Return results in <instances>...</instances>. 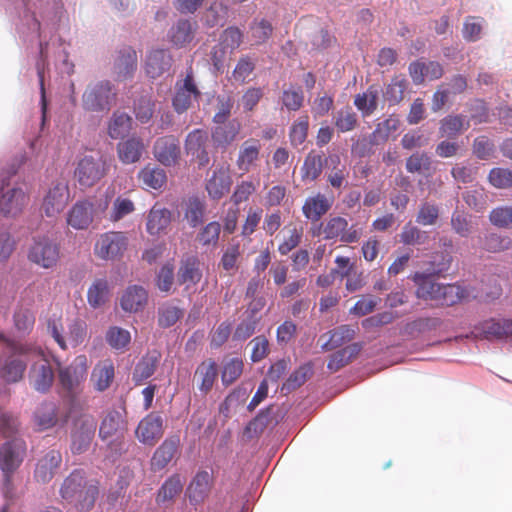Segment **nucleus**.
<instances>
[{"label": "nucleus", "mask_w": 512, "mask_h": 512, "mask_svg": "<svg viewBox=\"0 0 512 512\" xmlns=\"http://www.w3.org/2000/svg\"><path fill=\"white\" fill-rule=\"evenodd\" d=\"M25 24L29 30L27 36L31 41L39 40V56L36 62V72L39 80L40 88V104L43 119L45 118L47 109L46 91H45V74L49 67V53L51 47L54 49L55 66L61 74L71 75L74 72V64L69 60V53L63 47L62 38H57L52 43L44 41L42 33L40 32V22L36 19L35 15H26Z\"/></svg>", "instance_id": "nucleus-1"}, {"label": "nucleus", "mask_w": 512, "mask_h": 512, "mask_svg": "<svg viewBox=\"0 0 512 512\" xmlns=\"http://www.w3.org/2000/svg\"><path fill=\"white\" fill-rule=\"evenodd\" d=\"M100 487L96 479H89L83 469L70 472L61 482L59 495L63 503L79 512L91 511L99 497Z\"/></svg>", "instance_id": "nucleus-2"}, {"label": "nucleus", "mask_w": 512, "mask_h": 512, "mask_svg": "<svg viewBox=\"0 0 512 512\" xmlns=\"http://www.w3.org/2000/svg\"><path fill=\"white\" fill-rule=\"evenodd\" d=\"M118 89L108 79L90 81L81 96V107L84 112L105 115L117 102Z\"/></svg>", "instance_id": "nucleus-3"}, {"label": "nucleus", "mask_w": 512, "mask_h": 512, "mask_svg": "<svg viewBox=\"0 0 512 512\" xmlns=\"http://www.w3.org/2000/svg\"><path fill=\"white\" fill-rule=\"evenodd\" d=\"M107 207V200H79L68 211L67 224L75 230H86Z\"/></svg>", "instance_id": "nucleus-4"}, {"label": "nucleus", "mask_w": 512, "mask_h": 512, "mask_svg": "<svg viewBox=\"0 0 512 512\" xmlns=\"http://www.w3.org/2000/svg\"><path fill=\"white\" fill-rule=\"evenodd\" d=\"M60 257V246L48 236L33 237L28 248V260L43 268L51 269L56 266Z\"/></svg>", "instance_id": "nucleus-5"}, {"label": "nucleus", "mask_w": 512, "mask_h": 512, "mask_svg": "<svg viewBox=\"0 0 512 512\" xmlns=\"http://www.w3.org/2000/svg\"><path fill=\"white\" fill-rule=\"evenodd\" d=\"M127 246L128 238L124 232L108 231L96 240L94 254L101 260L114 261L123 256Z\"/></svg>", "instance_id": "nucleus-6"}, {"label": "nucleus", "mask_w": 512, "mask_h": 512, "mask_svg": "<svg viewBox=\"0 0 512 512\" xmlns=\"http://www.w3.org/2000/svg\"><path fill=\"white\" fill-rule=\"evenodd\" d=\"M96 421L90 415H82L74 421V428L71 433V451L74 454H81L86 451L94 438Z\"/></svg>", "instance_id": "nucleus-7"}, {"label": "nucleus", "mask_w": 512, "mask_h": 512, "mask_svg": "<svg viewBox=\"0 0 512 512\" xmlns=\"http://www.w3.org/2000/svg\"><path fill=\"white\" fill-rule=\"evenodd\" d=\"M164 434V419L158 412H150L138 423L135 436L147 446H154Z\"/></svg>", "instance_id": "nucleus-8"}, {"label": "nucleus", "mask_w": 512, "mask_h": 512, "mask_svg": "<svg viewBox=\"0 0 512 512\" xmlns=\"http://www.w3.org/2000/svg\"><path fill=\"white\" fill-rule=\"evenodd\" d=\"M28 202V196L21 187L10 186L2 180L0 188V213L5 216H16L22 212Z\"/></svg>", "instance_id": "nucleus-9"}, {"label": "nucleus", "mask_w": 512, "mask_h": 512, "mask_svg": "<svg viewBox=\"0 0 512 512\" xmlns=\"http://www.w3.org/2000/svg\"><path fill=\"white\" fill-rule=\"evenodd\" d=\"M87 358L80 355L67 367L59 370V382L61 387L69 394L75 393L87 376Z\"/></svg>", "instance_id": "nucleus-10"}, {"label": "nucleus", "mask_w": 512, "mask_h": 512, "mask_svg": "<svg viewBox=\"0 0 512 512\" xmlns=\"http://www.w3.org/2000/svg\"><path fill=\"white\" fill-rule=\"evenodd\" d=\"M26 443L22 439L14 438L6 441L0 447L1 472H16L26 456Z\"/></svg>", "instance_id": "nucleus-11"}, {"label": "nucleus", "mask_w": 512, "mask_h": 512, "mask_svg": "<svg viewBox=\"0 0 512 512\" xmlns=\"http://www.w3.org/2000/svg\"><path fill=\"white\" fill-rule=\"evenodd\" d=\"M36 356L38 359L33 362L29 371V382L36 391L45 393L53 384L54 372L42 352H37Z\"/></svg>", "instance_id": "nucleus-12"}, {"label": "nucleus", "mask_w": 512, "mask_h": 512, "mask_svg": "<svg viewBox=\"0 0 512 512\" xmlns=\"http://www.w3.org/2000/svg\"><path fill=\"white\" fill-rule=\"evenodd\" d=\"M445 322H406L402 328L404 339H421L426 342H439L448 340V337H441L438 332Z\"/></svg>", "instance_id": "nucleus-13"}, {"label": "nucleus", "mask_w": 512, "mask_h": 512, "mask_svg": "<svg viewBox=\"0 0 512 512\" xmlns=\"http://www.w3.org/2000/svg\"><path fill=\"white\" fill-rule=\"evenodd\" d=\"M62 465V454L52 449L41 456L36 464L33 478L37 483H49L59 472Z\"/></svg>", "instance_id": "nucleus-14"}, {"label": "nucleus", "mask_w": 512, "mask_h": 512, "mask_svg": "<svg viewBox=\"0 0 512 512\" xmlns=\"http://www.w3.org/2000/svg\"><path fill=\"white\" fill-rule=\"evenodd\" d=\"M357 330V322L354 324L341 325L320 335L318 343L323 351H332L344 345H348V343L354 339Z\"/></svg>", "instance_id": "nucleus-15"}, {"label": "nucleus", "mask_w": 512, "mask_h": 512, "mask_svg": "<svg viewBox=\"0 0 512 512\" xmlns=\"http://www.w3.org/2000/svg\"><path fill=\"white\" fill-rule=\"evenodd\" d=\"M197 29L196 21L180 18L169 28L167 40L175 48H184L193 42Z\"/></svg>", "instance_id": "nucleus-16"}, {"label": "nucleus", "mask_w": 512, "mask_h": 512, "mask_svg": "<svg viewBox=\"0 0 512 512\" xmlns=\"http://www.w3.org/2000/svg\"><path fill=\"white\" fill-rule=\"evenodd\" d=\"M153 151L155 158L162 165L174 166L180 157L179 140L173 135L160 137L155 141Z\"/></svg>", "instance_id": "nucleus-17"}, {"label": "nucleus", "mask_w": 512, "mask_h": 512, "mask_svg": "<svg viewBox=\"0 0 512 512\" xmlns=\"http://www.w3.org/2000/svg\"><path fill=\"white\" fill-rule=\"evenodd\" d=\"M213 485V476L210 472L206 470L198 471L187 488L190 503L193 505L204 503L209 497Z\"/></svg>", "instance_id": "nucleus-18"}, {"label": "nucleus", "mask_w": 512, "mask_h": 512, "mask_svg": "<svg viewBox=\"0 0 512 512\" xmlns=\"http://www.w3.org/2000/svg\"><path fill=\"white\" fill-rule=\"evenodd\" d=\"M324 238L327 240L340 239L343 243H355L360 238V232L351 226L348 228V221L343 217L331 218L323 230Z\"/></svg>", "instance_id": "nucleus-19"}, {"label": "nucleus", "mask_w": 512, "mask_h": 512, "mask_svg": "<svg viewBox=\"0 0 512 512\" xmlns=\"http://www.w3.org/2000/svg\"><path fill=\"white\" fill-rule=\"evenodd\" d=\"M66 324L67 327L64 326V322H52V325L49 326L53 338L62 349H66V341L77 345L82 342L85 335V330L80 322H66Z\"/></svg>", "instance_id": "nucleus-20"}, {"label": "nucleus", "mask_w": 512, "mask_h": 512, "mask_svg": "<svg viewBox=\"0 0 512 512\" xmlns=\"http://www.w3.org/2000/svg\"><path fill=\"white\" fill-rule=\"evenodd\" d=\"M172 63L173 56L169 49H152L145 60L146 74L151 79L158 78L170 70Z\"/></svg>", "instance_id": "nucleus-21"}, {"label": "nucleus", "mask_w": 512, "mask_h": 512, "mask_svg": "<svg viewBox=\"0 0 512 512\" xmlns=\"http://www.w3.org/2000/svg\"><path fill=\"white\" fill-rule=\"evenodd\" d=\"M125 414V410L119 411L116 409H111L106 412L99 428V436L102 440L123 435L127 430Z\"/></svg>", "instance_id": "nucleus-22"}, {"label": "nucleus", "mask_w": 512, "mask_h": 512, "mask_svg": "<svg viewBox=\"0 0 512 512\" xmlns=\"http://www.w3.org/2000/svg\"><path fill=\"white\" fill-rule=\"evenodd\" d=\"M69 200V190L65 182H56L46 194L43 208L46 216L52 217L60 213Z\"/></svg>", "instance_id": "nucleus-23"}, {"label": "nucleus", "mask_w": 512, "mask_h": 512, "mask_svg": "<svg viewBox=\"0 0 512 512\" xmlns=\"http://www.w3.org/2000/svg\"><path fill=\"white\" fill-rule=\"evenodd\" d=\"M180 444L178 436L166 438L160 446L156 448L150 461V468L153 472L163 470L176 455Z\"/></svg>", "instance_id": "nucleus-24"}, {"label": "nucleus", "mask_w": 512, "mask_h": 512, "mask_svg": "<svg viewBox=\"0 0 512 512\" xmlns=\"http://www.w3.org/2000/svg\"><path fill=\"white\" fill-rule=\"evenodd\" d=\"M103 168L98 160L92 156H86L79 161L75 176L81 186L90 187L103 176Z\"/></svg>", "instance_id": "nucleus-25"}, {"label": "nucleus", "mask_w": 512, "mask_h": 512, "mask_svg": "<svg viewBox=\"0 0 512 512\" xmlns=\"http://www.w3.org/2000/svg\"><path fill=\"white\" fill-rule=\"evenodd\" d=\"M362 349L363 344L361 342H354L336 350L329 356L327 369L332 373L341 370L353 362L359 356Z\"/></svg>", "instance_id": "nucleus-26"}, {"label": "nucleus", "mask_w": 512, "mask_h": 512, "mask_svg": "<svg viewBox=\"0 0 512 512\" xmlns=\"http://www.w3.org/2000/svg\"><path fill=\"white\" fill-rule=\"evenodd\" d=\"M137 68V54L131 47H124L118 52L113 64V72L117 80L131 78Z\"/></svg>", "instance_id": "nucleus-27"}, {"label": "nucleus", "mask_w": 512, "mask_h": 512, "mask_svg": "<svg viewBox=\"0 0 512 512\" xmlns=\"http://www.w3.org/2000/svg\"><path fill=\"white\" fill-rule=\"evenodd\" d=\"M148 301V292L139 285L128 286L120 299V306L125 312L137 313L144 310Z\"/></svg>", "instance_id": "nucleus-28"}, {"label": "nucleus", "mask_w": 512, "mask_h": 512, "mask_svg": "<svg viewBox=\"0 0 512 512\" xmlns=\"http://www.w3.org/2000/svg\"><path fill=\"white\" fill-rule=\"evenodd\" d=\"M217 376V363L213 359H207L197 366L194 373V380L196 381L198 389L203 394H208L212 390Z\"/></svg>", "instance_id": "nucleus-29"}, {"label": "nucleus", "mask_w": 512, "mask_h": 512, "mask_svg": "<svg viewBox=\"0 0 512 512\" xmlns=\"http://www.w3.org/2000/svg\"><path fill=\"white\" fill-rule=\"evenodd\" d=\"M434 276L427 275L424 273L416 272L412 276V280L417 285V289L415 291V295L418 299L423 300H434L437 302L439 298V293H441V289L443 284L436 283L433 281Z\"/></svg>", "instance_id": "nucleus-30"}, {"label": "nucleus", "mask_w": 512, "mask_h": 512, "mask_svg": "<svg viewBox=\"0 0 512 512\" xmlns=\"http://www.w3.org/2000/svg\"><path fill=\"white\" fill-rule=\"evenodd\" d=\"M231 178L224 167L216 168L207 180L206 191L213 200L221 199L230 189Z\"/></svg>", "instance_id": "nucleus-31"}, {"label": "nucleus", "mask_w": 512, "mask_h": 512, "mask_svg": "<svg viewBox=\"0 0 512 512\" xmlns=\"http://www.w3.org/2000/svg\"><path fill=\"white\" fill-rule=\"evenodd\" d=\"M470 127V120L463 114H450L440 120L439 134L447 139H455Z\"/></svg>", "instance_id": "nucleus-32"}, {"label": "nucleus", "mask_w": 512, "mask_h": 512, "mask_svg": "<svg viewBox=\"0 0 512 512\" xmlns=\"http://www.w3.org/2000/svg\"><path fill=\"white\" fill-rule=\"evenodd\" d=\"M114 376V365L111 360L106 359L95 365L91 373L90 381L95 390L103 392L110 387Z\"/></svg>", "instance_id": "nucleus-33"}, {"label": "nucleus", "mask_w": 512, "mask_h": 512, "mask_svg": "<svg viewBox=\"0 0 512 512\" xmlns=\"http://www.w3.org/2000/svg\"><path fill=\"white\" fill-rule=\"evenodd\" d=\"M437 303L443 306H452L458 301H470L471 285L443 284L441 293H439Z\"/></svg>", "instance_id": "nucleus-34"}, {"label": "nucleus", "mask_w": 512, "mask_h": 512, "mask_svg": "<svg viewBox=\"0 0 512 512\" xmlns=\"http://www.w3.org/2000/svg\"><path fill=\"white\" fill-rule=\"evenodd\" d=\"M144 150L143 141L137 137H131L120 142L117 146L118 157L124 164L138 162Z\"/></svg>", "instance_id": "nucleus-35"}, {"label": "nucleus", "mask_w": 512, "mask_h": 512, "mask_svg": "<svg viewBox=\"0 0 512 512\" xmlns=\"http://www.w3.org/2000/svg\"><path fill=\"white\" fill-rule=\"evenodd\" d=\"M206 204L198 196H190L184 203V219L191 228H197L204 222Z\"/></svg>", "instance_id": "nucleus-36"}, {"label": "nucleus", "mask_w": 512, "mask_h": 512, "mask_svg": "<svg viewBox=\"0 0 512 512\" xmlns=\"http://www.w3.org/2000/svg\"><path fill=\"white\" fill-rule=\"evenodd\" d=\"M399 126V119L394 115H390L387 119L376 125L373 132L369 135V143L372 146H379L386 143L389 137L398 130Z\"/></svg>", "instance_id": "nucleus-37"}, {"label": "nucleus", "mask_w": 512, "mask_h": 512, "mask_svg": "<svg viewBox=\"0 0 512 512\" xmlns=\"http://www.w3.org/2000/svg\"><path fill=\"white\" fill-rule=\"evenodd\" d=\"M131 128V116L125 112L115 111L108 121L107 133L112 139H123L129 134Z\"/></svg>", "instance_id": "nucleus-38"}, {"label": "nucleus", "mask_w": 512, "mask_h": 512, "mask_svg": "<svg viewBox=\"0 0 512 512\" xmlns=\"http://www.w3.org/2000/svg\"><path fill=\"white\" fill-rule=\"evenodd\" d=\"M110 298V286L105 278L95 279L87 291L88 304L96 309L104 306Z\"/></svg>", "instance_id": "nucleus-39"}, {"label": "nucleus", "mask_w": 512, "mask_h": 512, "mask_svg": "<svg viewBox=\"0 0 512 512\" xmlns=\"http://www.w3.org/2000/svg\"><path fill=\"white\" fill-rule=\"evenodd\" d=\"M481 332L475 333V337L498 340L512 337V322H482Z\"/></svg>", "instance_id": "nucleus-40"}, {"label": "nucleus", "mask_w": 512, "mask_h": 512, "mask_svg": "<svg viewBox=\"0 0 512 512\" xmlns=\"http://www.w3.org/2000/svg\"><path fill=\"white\" fill-rule=\"evenodd\" d=\"M183 490V481L179 474L168 477L159 488L156 495V503L164 504L173 501Z\"/></svg>", "instance_id": "nucleus-41"}, {"label": "nucleus", "mask_w": 512, "mask_h": 512, "mask_svg": "<svg viewBox=\"0 0 512 512\" xmlns=\"http://www.w3.org/2000/svg\"><path fill=\"white\" fill-rule=\"evenodd\" d=\"M159 358L160 355L157 352L148 353L142 357L133 372V381L136 385H141L154 374Z\"/></svg>", "instance_id": "nucleus-42"}, {"label": "nucleus", "mask_w": 512, "mask_h": 512, "mask_svg": "<svg viewBox=\"0 0 512 512\" xmlns=\"http://www.w3.org/2000/svg\"><path fill=\"white\" fill-rule=\"evenodd\" d=\"M379 90L377 87L371 85L368 89L357 94L354 98L355 107L361 112L363 117L372 115L378 106Z\"/></svg>", "instance_id": "nucleus-43"}, {"label": "nucleus", "mask_w": 512, "mask_h": 512, "mask_svg": "<svg viewBox=\"0 0 512 512\" xmlns=\"http://www.w3.org/2000/svg\"><path fill=\"white\" fill-rule=\"evenodd\" d=\"M238 133L239 124L235 120L216 124L212 130V140L217 147L225 148L234 141Z\"/></svg>", "instance_id": "nucleus-44"}, {"label": "nucleus", "mask_w": 512, "mask_h": 512, "mask_svg": "<svg viewBox=\"0 0 512 512\" xmlns=\"http://www.w3.org/2000/svg\"><path fill=\"white\" fill-rule=\"evenodd\" d=\"M27 363L20 356L7 358L1 368L0 375L8 383H15L23 378Z\"/></svg>", "instance_id": "nucleus-45"}, {"label": "nucleus", "mask_w": 512, "mask_h": 512, "mask_svg": "<svg viewBox=\"0 0 512 512\" xmlns=\"http://www.w3.org/2000/svg\"><path fill=\"white\" fill-rule=\"evenodd\" d=\"M330 207L331 204L328 199L324 195L318 194L315 197H309L305 200L302 211L307 219L318 221Z\"/></svg>", "instance_id": "nucleus-46"}, {"label": "nucleus", "mask_w": 512, "mask_h": 512, "mask_svg": "<svg viewBox=\"0 0 512 512\" xmlns=\"http://www.w3.org/2000/svg\"><path fill=\"white\" fill-rule=\"evenodd\" d=\"M171 222V213L168 209H151L147 217L146 229L152 235H159Z\"/></svg>", "instance_id": "nucleus-47"}, {"label": "nucleus", "mask_w": 512, "mask_h": 512, "mask_svg": "<svg viewBox=\"0 0 512 512\" xmlns=\"http://www.w3.org/2000/svg\"><path fill=\"white\" fill-rule=\"evenodd\" d=\"M139 179L144 186L159 190L166 184L167 175L164 169L148 165L139 172Z\"/></svg>", "instance_id": "nucleus-48"}, {"label": "nucleus", "mask_w": 512, "mask_h": 512, "mask_svg": "<svg viewBox=\"0 0 512 512\" xmlns=\"http://www.w3.org/2000/svg\"><path fill=\"white\" fill-rule=\"evenodd\" d=\"M202 273L196 258L189 257L181 262L177 273V281L182 284H196L200 281Z\"/></svg>", "instance_id": "nucleus-49"}, {"label": "nucleus", "mask_w": 512, "mask_h": 512, "mask_svg": "<svg viewBox=\"0 0 512 512\" xmlns=\"http://www.w3.org/2000/svg\"><path fill=\"white\" fill-rule=\"evenodd\" d=\"M327 159H323L321 155L309 152L305 157L301 167V177L303 181H314L322 173L323 165Z\"/></svg>", "instance_id": "nucleus-50"}, {"label": "nucleus", "mask_w": 512, "mask_h": 512, "mask_svg": "<svg viewBox=\"0 0 512 512\" xmlns=\"http://www.w3.org/2000/svg\"><path fill=\"white\" fill-rule=\"evenodd\" d=\"M501 294L502 288L496 278L490 279L487 284L482 282L480 288L471 285L472 300L490 302L498 299Z\"/></svg>", "instance_id": "nucleus-51"}, {"label": "nucleus", "mask_w": 512, "mask_h": 512, "mask_svg": "<svg viewBox=\"0 0 512 512\" xmlns=\"http://www.w3.org/2000/svg\"><path fill=\"white\" fill-rule=\"evenodd\" d=\"M450 222L453 232L463 238H467L475 228L472 216L459 209L453 211Z\"/></svg>", "instance_id": "nucleus-52"}, {"label": "nucleus", "mask_w": 512, "mask_h": 512, "mask_svg": "<svg viewBox=\"0 0 512 512\" xmlns=\"http://www.w3.org/2000/svg\"><path fill=\"white\" fill-rule=\"evenodd\" d=\"M452 261L453 257L450 253L443 251L435 252L422 273L431 276L442 275L450 269Z\"/></svg>", "instance_id": "nucleus-53"}, {"label": "nucleus", "mask_w": 512, "mask_h": 512, "mask_svg": "<svg viewBox=\"0 0 512 512\" xmlns=\"http://www.w3.org/2000/svg\"><path fill=\"white\" fill-rule=\"evenodd\" d=\"M244 363L241 358H231L223 360L221 368V381L225 387L236 382L243 373Z\"/></svg>", "instance_id": "nucleus-54"}, {"label": "nucleus", "mask_w": 512, "mask_h": 512, "mask_svg": "<svg viewBox=\"0 0 512 512\" xmlns=\"http://www.w3.org/2000/svg\"><path fill=\"white\" fill-rule=\"evenodd\" d=\"M155 103L148 94H142L134 100L133 111L136 119L142 123H148L154 115Z\"/></svg>", "instance_id": "nucleus-55"}, {"label": "nucleus", "mask_w": 512, "mask_h": 512, "mask_svg": "<svg viewBox=\"0 0 512 512\" xmlns=\"http://www.w3.org/2000/svg\"><path fill=\"white\" fill-rule=\"evenodd\" d=\"M34 421L41 431L54 427L58 421L56 405L53 403L43 404L35 412Z\"/></svg>", "instance_id": "nucleus-56"}, {"label": "nucleus", "mask_w": 512, "mask_h": 512, "mask_svg": "<svg viewBox=\"0 0 512 512\" xmlns=\"http://www.w3.org/2000/svg\"><path fill=\"white\" fill-rule=\"evenodd\" d=\"M512 238L496 232L486 233L482 240L484 250L491 253H498L510 249Z\"/></svg>", "instance_id": "nucleus-57"}, {"label": "nucleus", "mask_w": 512, "mask_h": 512, "mask_svg": "<svg viewBox=\"0 0 512 512\" xmlns=\"http://www.w3.org/2000/svg\"><path fill=\"white\" fill-rule=\"evenodd\" d=\"M432 166L431 157L424 151H417L406 159L405 168L409 173L424 174Z\"/></svg>", "instance_id": "nucleus-58"}, {"label": "nucleus", "mask_w": 512, "mask_h": 512, "mask_svg": "<svg viewBox=\"0 0 512 512\" xmlns=\"http://www.w3.org/2000/svg\"><path fill=\"white\" fill-rule=\"evenodd\" d=\"M428 239V232L423 231L418 227L411 225L410 223L403 226L400 234V241L404 245H424Z\"/></svg>", "instance_id": "nucleus-59"}, {"label": "nucleus", "mask_w": 512, "mask_h": 512, "mask_svg": "<svg viewBox=\"0 0 512 512\" xmlns=\"http://www.w3.org/2000/svg\"><path fill=\"white\" fill-rule=\"evenodd\" d=\"M408 81L405 78L395 77L386 86L383 92L384 99L389 102L390 105H396L403 99L404 91L406 90Z\"/></svg>", "instance_id": "nucleus-60"}, {"label": "nucleus", "mask_w": 512, "mask_h": 512, "mask_svg": "<svg viewBox=\"0 0 512 512\" xmlns=\"http://www.w3.org/2000/svg\"><path fill=\"white\" fill-rule=\"evenodd\" d=\"M334 124L339 132H349L357 125V115L350 107L342 108L334 116Z\"/></svg>", "instance_id": "nucleus-61"}, {"label": "nucleus", "mask_w": 512, "mask_h": 512, "mask_svg": "<svg viewBox=\"0 0 512 512\" xmlns=\"http://www.w3.org/2000/svg\"><path fill=\"white\" fill-rule=\"evenodd\" d=\"M440 210L438 205L432 202H424L420 205L416 215V222L422 226L435 225L439 218Z\"/></svg>", "instance_id": "nucleus-62"}, {"label": "nucleus", "mask_w": 512, "mask_h": 512, "mask_svg": "<svg viewBox=\"0 0 512 512\" xmlns=\"http://www.w3.org/2000/svg\"><path fill=\"white\" fill-rule=\"evenodd\" d=\"M282 106L288 111H298L304 102V93L301 87L284 89L281 97Z\"/></svg>", "instance_id": "nucleus-63"}, {"label": "nucleus", "mask_w": 512, "mask_h": 512, "mask_svg": "<svg viewBox=\"0 0 512 512\" xmlns=\"http://www.w3.org/2000/svg\"><path fill=\"white\" fill-rule=\"evenodd\" d=\"M489 221L498 228H508L512 224V206H498L489 213Z\"/></svg>", "instance_id": "nucleus-64"}]
</instances>
